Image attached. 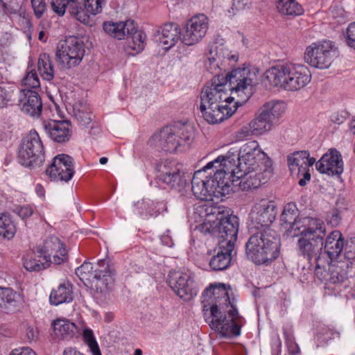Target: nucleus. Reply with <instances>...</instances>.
<instances>
[{
  "mask_svg": "<svg viewBox=\"0 0 355 355\" xmlns=\"http://www.w3.org/2000/svg\"><path fill=\"white\" fill-rule=\"evenodd\" d=\"M256 74L248 68H238L225 76L214 77L200 93V110L204 119L210 124L223 121L231 116L245 101H234L233 94H251Z\"/></svg>",
  "mask_w": 355,
  "mask_h": 355,
  "instance_id": "1",
  "label": "nucleus"
},
{
  "mask_svg": "<svg viewBox=\"0 0 355 355\" xmlns=\"http://www.w3.org/2000/svg\"><path fill=\"white\" fill-rule=\"evenodd\" d=\"M203 311H210L205 320L209 327L223 338H232L241 334L243 318L239 315L236 307L230 302L223 285L205 289L202 294Z\"/></svg>",
  "mask_w": 355,
  "mask_h": 355,
  "instance_id": "2",
  "label": "nucleus"
},
{
  "mask_svg": "<svg viewBox=\"0 0 355 355\" xmlns=\"http://www.w3.org/2000/svg\"><path fill=\"white\" fill-rule=\"evenodd\" d=\"M280 239L273 230L252 233L245 243V254L256 265H268L279 256Z\"/></svg>",
  "mask_w": 355,
  "mask_h": 355,
  "instance_id": "3",
  "label": "nucleus"
},
{
  "mask_svg": "<svg viewBox=\"0 0 355 355\" xmlns=\"http://www.w3.org/2000/svg\"><path fill=\"white\" fill-rule=\"evenodd\" d=\"M266 79L274 87L288 91H297L304 87L311 79L307 67L294 63L277 64L265 72Z\"/></svg>",
  "mask_w": 355,
  "mask_h": 355,
  "instance_id": "4",
  "label": "nucleus"
},
{
  "mask_svg": "<svg viewBox=\"0 0 355 355\" xmlns=\"http://www.w3.org/2000/svg\"><path fill=\"white\" fill-rule=\"evenodd\" d=\"M205 168L196 171L191 180V190L196 198L200 200H213L228 195L232 191L233 180L224 179V173L215 171L213 176L206 175Z\"/></svg>",
  "mask_w": 355,
  "mask_h": 355,
  "instance_id": "5",
  "label": "nucleus"
},
{
  "mask_svg": "<svg viewBox=\"0 0 355 355\" xmlns=\"http://www.w3.org/2000/svg\"><path fill=\"white\" fill-rule=\"evenodd\" d=\"M212 214H216V219L207 220L197 227L198 230L203 235H210L218 239V243L234 247L236 241L239 220L235 215L227 214L223 216L224 207L214 208Z\"/></svg>",
  "mask_w": 355,
  "mask_h": 355,
  "instance_id": "6",
  "label": "nucleus"
},
{
  "mask_svg": "<svg viewBox=\"0 0 355 355\" xmlns=\"http://www.w3.org/2000/svg\"><path fill=\"white\" fill-rule=\"evenodd\" d=\"M76 274L86 286L90 285L100 293L111 290L114 284L115 270L105 259L99 260L94 267L85 261L76 269Z\"/></svg>",
  "mask_w": 355,
  "mask_h": 355,
  "instance_id": "7",
  "label": "nucleus"
},
{
  "mask_svg": "<svg viewBox=\"0 0 355 355\" xmlns=\"http://www.w3.org/2000/svg\"><path fill=\"white\" fill-rule=\"evenodd\" d=\"M192 138L191 127L178 123L164 127L151 136L148 144L158 151L174 153L179 146L189 144Z\"/></svg>",
  "mask_w": 355,
  "mask_h": 355,
  "instance_id": "8",
  "label": "nucleus"
},
{
  "mask_svg": "<svg viewBox=\"0 0 355 355\" xmlns=\"http://www.w3.org/2000/svg\"><path fill=\"white\" fill-rule=\"evenodd\" d=\"M18 162L30 168H40L45 161L44 148L39 134L31 130L21 139L17 154Z\"/></svg>",
  "mask_w": 355,
  "mask_h": 355,
  "instance_id": "9",
  "label": "nucleus"
},
{
  "mask_svg": "<svg viewBox=\"0 0 355 355\" xmlns=\"http://www.w3.org/2000/svg\"><path fill=\"white\" fill-rule=\"evenodd\" d=\"M103 30L109 35L118 40L123 39L126 35L131 36L132 44H130V47L137 53L144 49L146 35L143 31L137 29L133 20L107 21L103 24Z\"/></svg>",
  "mask_w": 355,
  "mask_h": 355,
  "instance_id": "10",
  "label": "nucleus"
},
{
  "mask_svg": "<svg viewBox=\"0 0 355 355\" xmlns=\"http://www.w3.org/2000/svg\"><path fill=\"white\" fill-rule=\"evenodd\" d=\"M85 44L77 37H68L58 44L56 58L63 67L71 69L78 66L85 55Z\"/></svg>",
  "mask_w": 355,
  "mask_h": 355,
  "instance_id": "11",
  "label": "nucleus"
},
{
  "mask_svg": "<svg viewBox=\"0 0 355 355\" xmlns=\"http://www.w3.org/2000/svg\"><path fill=\"white\" fill-rule=\"evenodd\" d=\"M337 55L338 50L334 43L324 40L309 46L304 53V60L315 68L327 69Z\"/></svg>",
  "mask_w": 355,
  "mask_h": 355,
  "instance_id": "12",
  "label": "nucleus"
},
{
  "mask_svg": "<svg viewBox=\"0 0 355 355\" xmlns=\"http://www.w3.org/2000/svg\"><path fill=\"white\" fill-rule=\"evenodd\" d=\"M287 162L291 174L300 179L299 185L305 186L311 180L309 168L315 163V159L310 157L308 150H300L288 155Z\"/></svg>",
  "mask_w": 355,
  "mask_h": 355,
  "instance_id": "13",
  "label": "nucleus"
},
{
  "mask_svg": "<svg viewBox=\"0 0 355 355\" xmlns=\"http://www.w3.org/2000/svg\"><path fill=\"white\" fill-rule=\"evenodd\" d=\"M277 215V207L273 201L262 199L254 204L250 212L252 229L257 231L272 230L270 227Z\"/></svg>",
  "mask_w": 355,
  "mask_h": 355,
  "instance_id": "14",
  "label": "nucleus"
},
{
  "mask_svg": "<svg viewBox=\"0 0 355 355\" xmlns=\"http://www.w3.org/2000/svg\"><path fill=\"white\" fill-rule=\"evenodd\" d=\"M240 162L239 164L238 178L242 177L244 171L257 169L259 162L267 158V155L261 149L257 141H250L243 144L240 148Z\"/></svg>",
  "mask_w": 355,
  "mask_h": 355,
  "instance_id": "15",
  "label": "nucleus"
},
{
  "mask_svg": "<svg viewBox=\"0 0 355 355\" xmlns=\"http://www.w3.org/2000/svg\"><path fill=\"white\" fill-rule=\"evenodd\" d=\"M167 282L176 295L185 301L191 300L198 294V289L187 273L171 270L168 275Z\"/></svg>",
  "mask_w": 355,
  "mask_h": 355,
  "instance_id": "16",
  "label": "nucleus"
},
{
  "mask_svg": "<svg viewBox=\"0 0 355 355\" xmlns=\"http://www.w3.org/2000/svg\"><path fill=\"white\" fill-rule=\"evenodd\" d=\"M73 160L67 154H59L53 157L46 170L52 181L69 182L74 175Z\"/></svg>",
  "mask_w": 355,
  "mask_h": 355,
  "instance_id": "17",
  "label": "nucleus"
},
{
  "mask_svg": "<svg viewBox=\"0 0 355 355\" xmlns=\"http://www.w3.org/2000/svg\"><path fill=\"white\" fill-rule=\"evenodd\" d=\"M241 153L240 150L232 148L226 154L225 156H218L216 159L209 162L205 166V168H217L216 164L220 167L216 169V172L224 173V179L226 180H233L232 184L235 182L234 178H238L239 164L240 162Z\"/></svg>",
  "mask_w": 355,
  "mask_h": 355,
  "instance_id": "18",
  "label": "nucleus"
},
{
  "mask_svg": "<svg viewBox=\"0 0 355 355\" xmlns=\"http://www.w3.org/2000/svg\"><path fill=\"white\" fill-rule=\"evenodd\" d=\"M209 19L203 14L191 18L186 24L182 33L181 42L187 46L199 42L206 35Z\"/></svg>",
  "mask_w": 355,
  "mask_h": 355,
  "instance_id": "19",
  "label": "nucleus"
},
{
  "mask_svg": "<svg viewBox=\"0 0 355 355\" xmlns=\"http://www.w3.org/2000/svg\"><path fill=\"white\" fill-rule=\"evenodd\" d=\"M300 236V237L297 241L300 254L309 260V262H313L318 268H320L319 261L323 248L324 238H322V235L315 236Z\"/></svg>",
  "mask_w": 355,
  "mask_h": 355,
  "instance_id": "20",
  "label": "nucleus"
},
{
  "mask_svg": "<svg viewBox=\"0 0 355 355\" xmlns=\"http://www.w3.org/2000/svg\"><path fill=\"white\" fill-rule=\"evenodd\" d=\"M316 169L320 173L331 176L340 177L344 171V164L340 153L336 148H330L318 162Z\"/></svg>",
  "mask_w": 355,
  "mask_h": 355,
  "instance_id": "21",
  "label": "nucleus"
},
{
  "mask_svg": "<svg viewBox=\"0 0 355 355\" xmlns=\"http://www.w3.org/2000/svg\"><path fill=\"white\" fill-rule=\"evenodd\" d=\"M158 178L171 188L181 191L187 185L184 174L175 162L166 161L158 166Z\"/></svg>",
  "mask_w": 355,
  "mask_h": 355,
  "instance_id": "22",
  "label": "nucleus"
},
{
  "mask_svg": "<svg viewBox=\"0 0 355 355\" xmlns=\"http://www.w3.org/2000/svg\"><path fill=\"white\" fill-rule=\"evenodd\" d=\"M21 111L32 117H39L42 110L41 98L36 91L21 89L19 96V103Z\"/></svg>",
  "mask_w": 355,
  "mask_h": 355,
  "instance_id": "23",
  "label": "nucleus"
},
{
  "mask_svg": "<svg viewBox=\"0 0 355 355\" xmlns=\"http://www.w3.org/2000/svg\"><path fill=\"white\" fill-rule=\"evenodd\" d=\"M228 55L229 50L223 46V42L220 44L216 42L209 46V55L205 62V66L207 71L211 74H214V77L225 76L223 74H220V72L225 58Z\"/></svg>",
  "mask_w": 355,
  "mask_h": 355,
  "instance_id": "24",
  "label": "nucleus"
},
{
  "mask_svg": "<svg viewBox=\"0 0 355 355\" xmlns=\"http://www.w3.org/2000/svg\"><path fill=\"white\" fill-rule=\"evenodd\" d=\"M351 264L348 260L330 264L327 278V286L329 288L331 285H335L338 287H347L346 282L348 278L349 269L352 268Z\"/></svg>",
  "mask_w": 355,
  "mask_h": 355,
  "instance_id": "25",
  "label": "nucleus"
},
{
  "mask_svg": "<svg viewBox=\"0 0 355 355\" xmlns=\"http://www.w3.org/2000/svg\"><path fill=\"white\" fill-rule=\"evenodd\" d=\"M44 129L49 137L57 143L67 142L71 136L69 121H52L45 123Z\"/></svg>",
  "mask_w": 355,
  "mask_h": 355,
  "instance_id": "26",
  "label": "nucleus"
},
{
  "mask_svg": "<svg viewBox=\"0 0 355 355\" xmlns=\"http://www.w3.org/2000/svg\"><path fill=\"white\" fill-rule=\"evenodd\" d=\"M182 33L177 24L167 23L163 26L161 31H157L155 40L159 42L164 49L168 50L181 40Z\"/></svg>",
  "mask_w": 355,
  "mask_h": 355,
  "instance_id": "27",
  "label": "nucleus"
},
{
  "mask_svg": "<svg viewBox=\"0 0 355 355\" xmlns=\"http://www.w3.org/2000/svg\"><path fill=\"white\" fill-rule=\"evenodd\" d=\"M53 336L60 340H71L80 334L77 325L65 318H58L52 322Z\"/></svg>",
  "mask_w": 355,
  "mask_h": 355,
  "instance_id": "28",
  "label": "nucleus"
},
{
  "mask_svg": "<svg viewBox=\"0 0 355 355\" xmlns=\"http://www.w3.org/2000/svg\"><path fill=\"white\" fill-rule=\"evenodd\" d=\"M300 229L298 232H294L292 236L303 235L304 236H315L322 235V238L326 234V228L323 221L318 218L304 217L300 220Z\"/></svg>",
  "mask_w": 355,
  "mask_h": 355,
  "instance_id": "29",
  "label": "nucleus"
},
{
  "mask_svg": "<svg viewBox=\"0 0 355 355\" xmlns=\"http://www.w3.org/2000/svg\"><path fill=\"white\" fill-rule=\"evenodd\" d=\"M345 239L339 230L332 231L323 241L324 252L331 261L336 260L343 250Z\"/></svg>",
  "mask_w": 355,
  "mask_h": 355,
  "instance_id": "30",
  "label": "nucleus"
},
{
  "mask_svg": "<svg viewBox=\"0 0 355 355\" xmlns=\"http://www.w3.org/2000/svg\"><path fill=\"white\" fill-rule=\"evenodd\" d=\"M215 250L216 254L209 261V266L213 270L220 271L227 269L232 261V252L234 247L218 243Z\"/></svg>",
  "mask_w": 355,
  "mask_h": 355,
  "instance_id": "31",
  "label": "nucleus"
},
{
  "mask_svg": "<svg viewBox=\"0 0 355 355\" xmlns=\"http://www.w3.org/2000/svg\"><path fill=\"white\" fill-rule=\"evenodd\" d=\"M298 209L295 203L290 202L286 204L280 216L281 225L286 230L287 232H295L300 229V220L298 218Z\"/></svg>",
  "mask_w": 355,
  "mask_h": 355,
  "instance_id": "32",
  "label": "nucleus"
},
{
  "mask_svg": "<svg viewBox=\"0 0 355 355\" xmlns=\"http://www.w3.org/2000/svg\"><path fill=\"white\" fill-rule=\"evenodd\" d=\"M24 268L30 272H40L50 266L49 260L38 253V250L27 253L23 257Z\"/></svg>",
  "mask_w": 355,
  "mask_h": 355,
  "instance_id": "33",
  "label": "nucleus"
},
{
  "mask_svg": "<svg viewBox=\"0 0 355 355\" xmlns=\"http://www.w3.org/2000/svg\"><path fill=\"white\" fill-rule=\"evenodd\" d=\"M139 214L146 217H157L159 214L167 210L166 205L164 201L154 202L142 200L135 205Z\"/></svg>",
  "mask_w": 355,
  "mask_h": 355,
  "instance_id": "34",
  "label": "nucleus"
},
{
  "mask_svg": "<svg viewBox=\"0 0 355 355\" xmlns=\"http://www.w3.org/2000/svg\"><path fill=\"white\" fill-rule=\"evenodd\" d=\"M73 299L72 285L69 282L61 284L53 289L49 296L50 303L55 306L71 302Z\"/></svg>",
  "mask_w": 355,
  "mask_h": 355,
  "instance_id": "35",
  "label": "nucleus"
},
{
  "mask_svg": "<svg viewBox=\"0 0 355 355\" xmlns=\"http://www.w3.org/2000/svg\"><path fill=\"white\" fill-rule=\"evenodd\" d=\"M284 112V105L279 102H268L263 105L261 111V118H266V121L272 125L275 124Z\"/></svg>",
  "mask_w": 355,
  "mask_h": 355,
  "instance_id": "36",
  "label": "nucleus"
},
{
  "mask_svg": "<svg viewBox=\"0 0 355 355\" xmlns=\"http://www.w3.org/2000/svg\"><path fill=\"white\" fill-rule=\"evenodd\" d=\"M255 170L250 169L249 171H244L245 174L242 177L234 178L235 181L241 180L239 185L242 190L257 189L262 184L261 174L259 172H255Z\"/></svg>",
  "mask_w": 355,
  "mask_h": 355,
  "instance_id": "37",
  "label": "nucleus"
},
{
  "mask_svg": "<svg viewBox=\"0 0 355 355\" xmlns=\"http://www.w3.org/2000/svg\"><path fill=\"white\" fill-rule=\"evenodd\" d=\"M277 9L280 14L292 17L301 15L304 12L296 0H277Z\"/></svg>",
  "mask_w": 355,
  "mask_h": 355,
  "instance_id": "38",
  "label": "nucleus"
},
{
  "mask_svg": "<svg viewBox=\"0 0 355 355\" xmlns=\"http://www.w3.org/2000/svg\"><path fill=\"white\" fill-rule=\"evenodd\" d=\"M69 13L81 23L89 24L92 14L85 3L83 4L76 0H71L69 4Z\"/></svg>",
  "mask_w": 355,
  "mask_h": 355,
  "instance_id": "39",
  "label": "nucleus"
},
{
  "mask_svg": "<svg viewBox=\"0 0 355 355\" xmlns=\"http://www.w3.org/2000/svg\"><path fill=\"white\" fill-rule=\"evenodd\" d=\"M38 71L43 79L51 81L53 79L55 71L49 55L42 53L37 62Z\"/></svg>",
  "mask_w": 355,
  "mask_h": 355,
  "instance_id": "40",
  "label": "nucleus"
},
{
  "mask_svg": "<svg viewBox=\"0 0 355 355\" xmlns=\"http://www.w3.org/2000/svg\"><path fill=\"white\" fill-rule=\"evenodd\" d=\"M63 247L64 244L58 237L51 236L46 239L42 248H38L37 250L38 253L46 257V259H49L51 263L52 254Z\"/></svg>",
  "mask_w": 355,
  "mask_h": 355,
  "instance_id": "41",
  "label": "nucleus"
},
{
  "mask_svg": "<svg viewBox=\"0 0 355 355\" xmlns=\"http://www.w3.org/2000/svg\"><path fill=\"white\" fill-rule=\"evenodd\" d=\"M16 225L9 214H0V234L4 238L11 239L16 233Z\"/></svg>",
  "mask_w": 355,
  "mask_h": 355,
  "instance_id": "42",
  "label": "nucleus"
},
{
  "mask_svg": "<svg viewBox=\"0 0 355 355\" xmlns=\"http://www.w3.org/2000/svg\"><path fill=\"white\" fill-rule=\"evenodd\" d=\"M17 293L10 288L0 287V307L10 309L17 306Z\"/></svg>",
  "mask_w": 355,
  "mask_h": 355,
  "instance_id": "43",
  "label": "nucleus"
},
{
  "mask_svg": "<svg viewBox=\"0 0 355 355\" xmlns=\"http://www.w3.org/2000/svg\"><path fill=\"white\" fill-rule=\"evenodd\" d=\"M73 114L78 122L83 125H88L92 121L89 107L83 102H77L73 106Z\"/></svg>",
  "mask_w": 355,
  "mask_h": 355,
  "instance_id": "44",
  "label": "nucleus"
},
{
  "mask_svg": "<svg viewBox=\"0 0 355 355\" xmlns=\"http://www.w3.org/2000/svg\"><path fill=\"white\" fill-rule=\"evenodd\" d=\"M335 335H338V333L334 331L333 329L327 326H322L318 330L316 335L317 347L326 345L327 342L333 339Z\"/></svg>",
  "mask_w": 355,
  "mask_h": 355,
  "instance_id": "45",
  "label": "nucleus"
},
{
  "mask_svg": "<svg viewBox=\"0 0 355 355\" xmlns=\"http://www.w3.org/2000/svg\"><path fill=\"white\" fill-rule=\"evenodd\" d=\"M252 130L256 135H261L262 133L270 130L272 125L266 121V118H261V114L254 120L250 122Z\"/></svg>",
  "mask_w": 355,
  "mask_h": 355,
  "instance_id": "46",
  "label": "nucleus"
},
{
  "mask_svg": "<svg viewBox=\"0 0 355 355\" xmlns=\"http://www.w3.org/2000/svg\"><path fill=\"white\" fill-rule=\"evenodd\" d=\"M283 333L289 354L292 355L297 354L300 352V348L295 341L293 331L291 329L283 327Z\"/></svg>",
  "mask_w": 355,
  "mask_h": 355,
  "instance_id": "47",
  "label": "nucleus"
},
{
  "mask_svg": "<svg viewBox=\"0 0 355 355\" xmlns=\"http://www.w3.org/2000/svg\"><path fill=\"white\" fill-rule=\"evenodd\" d=\"M22 86L26 87L25 89H37L40 87V83L37 73L32 70L27 73L26 76L21 80Z\"/></svg>",
  "mask_w": 355,
  "mask_h": 355,
  "instance_id": "48",
  "label": "nucleus"
},
{
  "mask_svg": "<svg viewBox=\"0 0 355 355\" xmlns=\"http://www.w3.org/2000/svg\"><path fill=\"white\" fill-rule=\"evenodd\" d=\"M71 0H51V8L58 16H63L67 10L69 12Z\"/></svg>",
  "mask_w": 355,
  "mask_h": 355,
  "instance_id": "49",
  "label": "nucleus"
},
{
  "mask_svg": "<svg viewBox=\"0 0 355 355\" xmlns=\"http://www.w3.org/2000/svg\"><path fill=\"white\" fill-rule=\"evenodd\" d=\"M325 220L328 225L332 227H338L342 220L340 211L336 209L329 211L327 213Z\"/></svg>",
  "mask_w": 355,
  "mask_h": 355,
  "instance_id": "50",
  "label": "nucleus"
},
{
  "mask_svg": "<svg viewBox=\"0 0 355 355\" xmlns=\"http://www.w3.org/2000/svg\"><path fill=\"white\" fill-rule=\"evenodd\" d=\"M85 3L92 15H96L102 12L103 8L106 3V0H85Z\"/></svg>",
  "mask_w": 355,
  "mask_h": 355,
  "instance_id": "51",
  "label": "nucleus"
},
{
  "mask_svg": "<svg viewBox=\"0 0 355 355\" xmlns=\"http://www.w3.org/2000/svg\"><path fill=\"white\" fill-rule=\"evenodd\" d=\"M5 12L16 13L21 8V0H0Z\"/></svg>",
  "mask_w": 355,
  "mask_h": 355,
  "instance_id": "52",
  "label": "nucleus"
},
{
  "mask_svg": "<svg viewBox=\"0 0 355 355\" xmlns=\"http://www.w3.org/2000/svg\"><path fill=\"white\" fill-rule=\"evenodd\" d=\"M253 135H256L254 132L250 123H249L242 126L235 133V138L238 141H243Z\"/></svg>",
  "mask_w": 355,
  "mask_h": 355,
  "instance_id": "53",
  "label": "nucleus"
},
{
  "mask_svg": "<svg viewBox=\"0 0 355 355\" xmlns=\"http://www.w3.org/2000/svg\"><path fill=\"white\" fill-rule=\"evenodd\" d=\"M31 1L35 16L37 19L41 18L47 10L44 0H31Z\"/></svg>",
  "mask_w": 355,
  "mask_h": 355,
  "instance_id": "54",
  "label": "nucleus"
},
{
  "mask_svg": "<svg viewBox=\"0 0 355 355\" xmlns=\"http://www.w3.org/2000/svg\"><path fill=\"white\" fill-rule=\"evenodd\" d=\"M345 37L347 45L355 50V21L348 25Z\"/></svg>",
  "mask_w": 355,
  "mask_h": 355,
  "instance_id": "55",
  "label": "nucleus"
},
{
  "mask_svg": "<svg viewBox=\"0 0 355 355\" xmlns=\"http://www.w3.org/2000/svg\"><path fill=\"white\" fill-rule=\"evenodd\" d=\"M83 336L85 342L87 344L90 350L98 347V345L94 338L93 331L90 329H85L83 330Z\"/></svg>",
  "mask_w": 355,
  "mask_h": 355,
  "instance_id": "56",
  "label": "nucleus"
},
{
  "mask_svg": "<svg viewBox=\"0 0 355 355\" xmlns=\"http://www.w3.org/2000/svg\"><path fill=\"white\" fill-rule=\"evenodd\" d=\"M51 257H53L51 263H54L55 264L60 265L66 261L67 260V253L65 248H62L58 251L53 254Z\"/></svg>",
  "mask_w": 355,
  "mask_h": 355,
  "instance_id": "57",
  "label": "nucleus"
},
{
  "mask_svg": "<svg viewBox=\"0 0 355 355\" xmlns=\"http://www.w3.org/2000/svg\"><path fill=\"white\" fill-rule=\"evenodd\" d=\"M246 2L245 0H233L232 5L230 10H228V12L230 14V16L235 14V11L241 10L245 8Z\"/></svg>",
  "mask_w": 355,
  "mask_h": 355,
  "instance_id": "58",
  "label": "nucleus"
},
{
  "mask_svg": "<svg viewBox=\"0 0 355 355\" xmlns=\"http://www.w3.org/2000/svg\"><path fill=\"white\" fill-rule=\"evenodd\" d=\"M17 213L20 218L26 219L33 214V210L31 207L26 205L20 207Z\"/></svg>",
  "mask_w": 355,
  "mask_h": 355,
  "instance_id": "59",
  "label": "nucleus"
},
{
  "mask_svg": "<svg viewBox=\"0 0 355 355\" xmlns=\"http://www.w3.org/2000/svg\"><path fill=\"white\" fill-rule=\"evenodd\" d=\"M10 101V95L8 92L3 87L0 86V108L6 106Z\"/></svg>",
  "mask_w": 355,
  "mask_h": 355,
  "instance_id": "60",
  "label": "nucleus"
},
{
  "mask_svg": "<svg viewBox=\"0 0 355 355\" xmlns=\"http://www.w3.org/2000/svg\"><path fill=\"white\" fill-rule=\"evenodd\" d=\"M10 355H37L36 353L30 347H21L15 349L12 351Z\"/></svg>",
  "mask_w": 355,
  "mask_h": 355,
  "instance_id": "61",
  "label": "nucleus"
},
{
  "mask_svg": "<svg viewBox=\"0 0 355 355\" xmlns=\"http://www.w3.org/2000/svg\"><path fill=\"white\" fill-rule=\"evenodd\" d=\"M170 231L167 230L160 236L161 243L168 247H171L173 245L171 236L169 234Z\"/></svg>",
  "mask_w": 355,
  "mask_h": 355,
  "instance_id": "62",
  "label": "nucleus"
},
{
  "mask_svg": "<svg viewBox=\"0 0 355 355\" xmlns=\"http://www.w3.org/2000/svg\"><path fill=\"white\" fill-rule=\"evenodd\" d=\"M282 348V342L279 337L274 341L272 344V355H280Z\"/></svg>",
  "mask_w": 355,
  "mask_h": 355,
  "instance_id": "63",
  "label": "nucleus"
},
{
  "mask_svg": "<svg viewBox=\"0 0 355 355\" xmlns=\"http://www.w3.org/2000/svg\"><path fill=\"white\" fill-rule=\"evenodd\" d=\"M62 355H85L75 347H69L64 349Z\"/></svg>",
  "mask_w": 355,
  "mask_h": 355,
  "instance_id": "64",
  "label": "nucleus"
}]
</instances>
